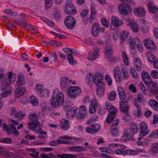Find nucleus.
<instances>
[{"label": "nucleus", "instance_id": "obj_1", "mask_svg": "<svg viewBox=\"0 0 158 158\" xmlns=\"http://www.w3.org/2000/svg\"><path fill=\"white\" fill-rule=\"evenodd\" d=\"M64 94L62 92H59L57 89L54 90L51 97L50 103L52 107H57L64 103Z\"/></svg>", "mask_w": 158, "mask_h": 158}, {"label": "nucleus", "instance_id": "obj_2", "mask_svg": "<svg viewBox=\"0 0 158 158\" xmlns=\"http://www.w3.org/2000/svg\"><path fill=\"white\" fill-rule=\"evenodd\" d=\"M29 118L30 122L27 123L29 125L28 129L32 131H36V128L40 126L36 114L34 113L30 115Z\"/></svg>", "mask_w": 158, "mask_h": 158}, {"label": "nucleus", "instance_id": "obj_3", "mask_svg": "<svg viewBox=\"0 0 158 158\" xmlns=\"http://www.w3.org/2000/svg\"><path fill=\"white\" fill-rule=\"evenodd\" d=\"M119 12L123 15H127L132 12V9L129 5L122 3L118 5Z\"/></svg>", "mask_w": 158, "mask_h": 158}, {"label": "nucleus", "instance_id": "obj_4", "mask_svg": "<svg viewBox=\"0 0 158 158\" xmlns=\"http://www.w3.org/2000/svg\"><path fill=\"white\" fill-rule=\"evenodd\" d=\"M81 90L78 86L71 87L68 91V96L70 98L74 99L79 95L81 93Z\"/></svg>", "mask_w": 158, "mask_h": 158}, {"label": "nucleus", "instance_id": "obj_5", "mask_svg": "<svg viewBox=\"0 0 158 158\" xmlns=\"http://www.w3.org/2000/svg\"><path fill=\"white\" fill-rule=\"evenodd\" d=\"M139 129L140 131L139 134V137L138 138L139 140L143 138L149 132V131L148 129L147 125L144 122H142L140 123Z\"/></svg>", "mask_w": 158, "mask_h": 158}, {"label": "nucleus", "instance_id": "obj_6", "mask_svg": "<svg viewBox=\"0 0 158 158\" xmlns=\"http://www.w3.org/2000/svg\"><path fill=\"white\" fill-rule=\"evenodd\" d=\"M111 21L110 29L111 30H114L123 24V21L116 17L113 16L111 18Z\"/></svg>", "mask_w": 158, "mask_h": 158}, {"label": "nucleus", "instance_id": "obj_7", "mask_svg": "<svg viewBox=\"0 0 158 158\" xmlns=\"http://www.w3.org/2000/svg\"><path fill=\"white\" fill-rule=\"evenodd\" d=\"M64 23L67 29H71L75 27L76 21L72 16H68L65 18Z\"/></svg>", "mask_w": 158, "mask_h": 158}, {"label": "nucleus", "instance_id": "obj_8", "mask_svg": "<svg viewBox=\"0 0 158 158\" xmlns=\"http://www.w3.org/2000/svg\"><path fill=\"white\" fill-rule=\"evenodd\" d=\"M148 86V90L151 93H156L158 91V84L157 81H151L147 84Z\"/></svg>", "mask_w": 158, "mask_h": 158}, {"label": "nucleus", "instance_id": "obj_9", "mask_svg": "<svg viewBox=\"0 0 158 158\" xmlns=\"http://www.w3.org/2000/svg\"><path fill=\"white\" fill-rule=\"evenodd\" d=\"M10 114L11 115L14 116L15 118H18L19 119L23 118L25 116V114L21 111H17L16 109L12 107L10 110Z\"/></svg>", "mask_w": 158, "mask_h": 158}, {"label": "nucleus", "instance_id": "obj_10", "mask_svg": "<svg viewBox=\"0 0 158 158\" xmlns=\"http://www.w3.org/2000/svg\"><path fill=\"white\" fill-rule=\"evenodd\" d=\"M128 103V102L127 100L120 101L119 102L120 110L125 114H128L129 109Z\"/></svg>", "mask_w": 158, "mask_h": 158}, {"label": "nucleus", "instance_id": "obj_11", "mask_svg": "<svg viewBox=\"0 0 158 158\" xmlns=\"http://www.w3.org/2000/svg\"><path fill=\"white\" fill-rule=\"evenodd\" d=\"M90 102L89 108V112L90 114H93L96 112L97 108L98 106L97 99L96 98H94L90 101Z\"/></svg>", "mask_w": 158, "mask_h": 158}, {"label": "nucleus", "instance_id": "obj_12", "mask_svg": "<svg viewBox=\"0 0 158 158\" xmlns=\"http://www.w3.org/2000/svg\"><path fill=\"white\" fill-rule=\"evenodd\" d=\"M113 52L112 48H107L105 52V58L112 62H115L116 60L112 57Z\"/></svg>", "mask_w": 158, "mask_h": 158}, {"label": "nucleus", "instance_id": "obj_13", "mask_svg": "<svg viewBox=\"0 0 158 158\" xmlns=\"http://www.w3.org/2000/svg\"><path fill=\"white\" fill-rule=\"evenodd\" d=\"M100 125L95 124L88 127L86 129V131L89 133H95L98 132L100 130Z\"/></svg>", "mask_w": 158, "mask_h": 158}, {"label": "nucleus", "instance_id": "obj_14", "mask_svg": "<svg viewBox=\"0 0 158 158\" xmlns=\"http://www.w3.org/2000/svg\"><path fill=\"white\" fill-rule=\"evenodd\" d=\"M114 78L117 82L120 83L122 80L121 77V72L120 68L118 67H115L113 70Z\"/></svg>", "mask_w": 158, "mask_h": 158}, {"label": "nucleus", "instance_id": "obj_15", "mask_svg": "<svg viewBox=\"0 0 158 158\" xmlns=\"http://www.w3.org/2000/svg\"><path fill=\"white\" fill-rule=\"evenodd\" d=\"M128 44L131 50L135 48V45L137 46L141 44V42L138 38H135L134 39L130 38L129 40Z\"/></svg>", "mask_w": 158, "mask_h": 158}, {"label": "nucleus", "instance_id": "obj_16", "mask_svg": "<svg viewBox=\"0 0 158 158\" xmlns=\"http://www.w3.org/2000/svg\"><path fill=\"white\" fill-rule=\"evenodd\" d=\"M134 13L135 15L139 17H143L146 13L144 8L142 7L134 9Z\"/></svg>", "mask_w": 158, "mask_h": 158}, {"label": "nucleus", "instance_id": "obj_17", "mask_svg": "<svg viewBox=\"0 0 158 158\" xmlns=\"http://www.w3.org/2000/svg\"><path fill=\"white\" fill-rule=\"evenodd\" d=\"M97 86L96 91L97 95L99 97H101L104 94L105 86L104 83L101 84Z\"/></svg>", "mask_w": 158, "mask_h": 158}, {"label": "nucleus", "instance_id": "obj_18", "mask_svg": "<svg viewBox=\"0 0 158 158\" xmlns=\"http://www.w3.org/2000/svg\"><path fill=\"white\" fill-rule=\"evenodd\" d=\"M144 44L146 48L148 49H152L154 50L156 49V47L153 41L149 39H145L143 41Z\"/></svg>", "mask_w": 158, "mask_h": 158}, {"label": "nucleus", "instance_id": "obj_19", "mask_svg": "<svg viewBox=\"0 0 158 158\" xmlns=\"http://www.w3.org/2000/svg\"><path fill=\"white\" fill-rule=\"evenodd\" d=\"M103 79V77L101 74L96 73L94 76L93 82L96 85L104 84L102 82Z\"/></svg>", "mask_w": 158, "mask_h": 158}, {"label": "nucleus", "instance_id": "obj_20", "mask_svg": "<svg viewBox=\"0 0 158 158\" xmlns=\"http://www.w3.org/2000/svg\"><path fill=\"white\" fill-rule=\"evenodd\" d=\"M78 110L77 107L74 106L67 112L66 115L68 118H74L76 116Z\"/></svg>", "mask_w": 158, "mask_h": 158}, {"label": "nucleus", "instance_id": "obj_21", "mask_svg": "<svg viewBox=\"0 0 158 158\" xmlns=\"http://www.w3.org/2000/svg\"><path fill=\"white\" fill-rule=\"evenodd\" d=\"M99 33V25L98 23H94L92 26V34L95 37H97Z\"/></svg>", "mask_w": 158, "mask_h": 158}, {"label": "nucleus", "instance_id": "obj_22", "mask_svg": "<svg viewBox=\"0 0 158 158\" xmlns=\"http://www.w3.org/2000/svg\"><path fill=\"white\" fill-rule=\"evenodd\" d=\"M132 135L129 133V131L127 130L124 133L121 138V140L123 142L128 141L132 138Z\"/></svg>", "mask_w": 158, "mask_h": 158}, {"label": "nucleus", "instance_id": "obj_23", "mask_svg": "<svg viewBox=\"0 0 158 158\" xmlns=\"http://www.w3.org/2000/svg\"><path fill=\"white\" fill-rule=\"evenodd\" d=\"M147 5L150 12L154 14H156L157 13L158 8L154 5L153 2L149 1Z\"/></svg>", "mask_w": 158, "mask_h": 158}, {"label": "nucleus", "instance_id": "obj_24", "mask_svg": "<svg viewBox=\"0 0 158 158\" xmlns=\"http://www.w3.org/2000/svg\"><path fill=\"white\" fill-rule=\"evenodd\" d=\"M26 89L23 87L19 88L17 89L15 91V97L19 98L26 92Z\"/></svg>", "mask_w": 158, "mask_h": 158}, {"label": "nucleus", "instance_id": "obj_25", "mask_svg": "<svg viewBox=\"0 0 158 158\" xmlns=\"http://www.w3.org/2000/svg\"><path fill=\"white\" fill-rule=\"evenodd\" d=\"M69 124L70 123L68 121L65 119H63L60 121V126L62 130H65L69 128Z\"/></svg>", "mask_w": 158, "mask_h": 158}, {"label": "nucleus", "instance_id": "obj_26", "mask_svg": "<svg viewBox=\"0 0 158 158\" xmlns=\"http://www.w3.org/2000/svg\"><path fill=\"white\" fill-rule=\"evenodd\" d=\"M143 80L146 84L152 81L149 75L145 72H143L141 74Z\"/></svg>", "mask_w": 158, "mask_h": 158}, {"label": "nucleus", "instance_id": "obj_27", "mask_svg": "<svg viewBox=\"0 0 158 158\" xmlns=\"http://www.w3.org/2000/svg\"><path fill=\"white\" fill-rule=\"evenodd\" d=\"M106 107L110 113H114V114H116L117 110L115 107L111 104L106 103L105 104Z\"/></svg>", "mask_w": 158, "mask_h": 158}, {"label": "nucleus", "instance_id": "obj_28", "mask_svg": "<svg viewBox=\"0 0 158 158\" xmlns=\"http://www.w3.org/2000/svg\"><path fill=\"white\" fill-rule=\"evenodd\" d=\"M134 65L135 68L138 70H141V63L140 60L137 58H134Z\"/></svg>", "mask_w": 158, "mask_h": 158}, {"label": "nucleus", "instance_id": "obj_29", "mask_svg": "<svg viewBox=\"0 0 158 158\" xmlns=\"http://www.w3.org/2000/svg\"><path fill=\"white\" fill-rule=\"evenodd\" d=\"M148 104L154 110L158 111V102L156 100L152 99L150 100Z\"/></svg>", "mask_w": 158, "mask_h": 158}, {"label": "nucleus", "instance_id": "obj_30", "mask_svg": "<svg viewBox=\"0 0 158 158\" xmlns=\"http://www.w3.org/2000/svg\"><path fill=\"white\" fill-rule=\"evenodd\" d=\"M122 56L124 63L126 65H129V59L127 52L125 51H122Z\"/></svg>", "mask_w": 158, "mask_h": 158}, {"label": "nucleus", "instance_id": "obj_31", "mask_svg": "<svg viewBox=\"0 0 158 158\" xmlns=\"http://www.w3.org/2000/svg\"><path fill=\"white\" fill-rule=\"evenodd\" d=\"M69 80L66 77H63L61 81L60 85L61 87L64 89L68 86L69 85Z\"/></svg>", "mask_w": 158, "mask_h": 158}, {"label": "nucleus", "instance_id": "obj_32", "mask_svg": "<svg viewBox=\"0 0 158 158\" xmlns=\"http://www.w3.org/2000/svg\"><path fill=\"white\" fill-rule=\"evenodd\" d=\"M25 83L24 77L22 75H20L18 77L16 84L19 87L23 85Z\"/></svg>", "mask_w": 158, "mask_h": 158}, {"label": "nucleus", "instance_id": "obj_33", "mask_svg": "<svg viewBox=\"0 0 158 158\" xmlns=\"http://www.w3.org/2000/svg\"><path fill=\"white\" fill-rule=\"evenodd\" d=\"M8 77L9 79V84H13L16 79V75L12 72H10L8 75Z\"/></svg>", "mask_w": 158, "mask_h": 158}, {"label": "nucleus", "instance_id": "obj_34", "mask_svg": "<svg viewBox=\"0 0 158 158\" xmlns=\"http://www.w3.org/2000/svg\"><path fill=\"white\" fill-rule=\"evenodd\" d=\"M130 26L134 33H137L139 31V28L137 24L134 22H131L129 23Z\"/></svg>", "mask_w": 158, "mask_h": 158}, {"label": "nucleus", "instance_id": "obj_35", "mask_svg": "<svg viewBox=\"0 0 158 158\" xmlns=\"http://www.w3.org/2000/svg\"><path fill=\"white\" fill-rule=\"evenodd\" d=\"M96 10L95 8L94 7H91V15L89 20V22L90 23L93 22V21L96 17Z\"/></svg>", "mask_w": 158, "mask_h": 158}, {"label": "nucleus", "instance_id": "obj_36", "mask_svg": "<svg viewBox=\"0 0 158 158\" xmlns=\"http://www.w3.org/2000/svg\"><path fill=\"white\" fill-rule=\"evenodd\" d=\"M59 158H76L77 156L73 154L64 153L62 155L58 154L57 155Z\"/></svg>", "mask_w": 158, "mask_h": 158}, {"label": "nucleus", "instance_id": "obj_37", "mask_svg": "<svg viewBox=\"0 0 158 158\" xmlns=\"http://www.w3.org/2000/svg\"><path fill=\"white\" fill-rule=\"evenodd\" d=\"M110 133L114 137L118 136L119 135V131L118 128L110 127Z\"/></svg>", "mask_w": 158, "mask_h": 158}, {"label": "nucleus", "instance_id": "obj_38", "mask_svg": "<svg viewBox=\"0 0 158 158\" xmlns=\"http://www.w3.org/2000/svg\"><path fill=\"white\" fill-rule=\"evenodd\" d=\"M138 153L133 150L131 149L124 150V156L136 155Z\"/></svg>", "mask_w": 158, "mask_h": 158}, {"label": "nucleus", "instance_id": "obj_39", "mask_svg": "<svg viewBox=\"0 0 158 158\" xmlns=\"http://www.w3.org/2000/svg\"><path fill=\"white\" fill-rule=\"evenodd\" d=\"M116 93L114 91H111L107 95V99L110 101H113L115 99Z\"/></svg>", "mask_w": 158, "mask_h": 158}, {"label": "nucleus", "instance_id": "obj_40", "mask_svg": "<svg viewBox=\"0 0 158 158\" xmlns=\"http://www.w3.org/2000/svg\"><path fill=\"white\" fill-rule=\"evenodd\" d=\"M129 131H131V133H137L139 131L138 126L136 124H133L132 125L130 129L127 130Z\"/></svg>", "mask_w": 158, "mask_h": 158}, {"label": "nucleus", "instance_id": "obj_41", "mask_svg": "<svg viewBox=\"0 0 158 158\" xmlns=\"http://www.w3.org/2000/svg\"><path fill=\"white\" fill-rule=\"evenodd\" d=\"M30 102L34 106H37L38 104L37 99L33 95H32L30 96Z\"/></svg>", "mask_w": 158, "mask_h": 158}, {"label": "nucleus", "instance_id": "obj_42", "mask_svg": "<svg viewBox=\"0 0 158 158\" xmlns=\"http://www.w3.org/2000/svg\"><path fill=\"white\" fill-rule=\"evenodd\" d=\"M11 93L12 91L11 90H6L3 91L2 94H0V99L7 97Z\"/></svg>", "mask_w": 158, "mask_h": 158}, {"label": "nucleus", "instance_id": "obj_43", "mask_svg": "<svg viewBox=\"0 0 158 158\" xmlns=\"http://www.w3.org/2000/svg\"><path fill=\"white\" fill-rule=\"evenodd\" d=\"M67 57L69 63L73 65H74L76 64V62L75 61L74 59V58L73 56L72 55H67Z\"/></svg>", "mask_w": 158, "mask_h": 158}, {"label": "nucleus", "instance_id": "obj_44", "mask_svg": "<svg viewBox=\"0 0 158 158\" xmlns=\"http://www.w3.org/2000/svg\"><path fill=\"white\" fill-rule=\"evenodd\" d=\"M146 55L147 57L148 60L150 62H152L155 59V56L150 52H147Z\"/></svg>", "mask_w": 158, "mask_h": 158}, {"label": "nucleus", "instance_id": "obj_45", "mask_svg": "<svg viewBox=\"0 0 158 158\" xmlns=\"http://www.w3.org/2000/svg\"><path fill=\"white\" fill-rule=\"evenodd\" d=\"M130 73L133 78L136 79L138 77V74L132 68L130 69Z\"/></svg>", "mask_w": 158, "mask_h": 158}, {"label": "nucleus", "instance_id": "obj_46", "mask_svg": "<svg viewBox=\"0 0 158 158\" xmlns=\"http://www.w3.org/2000/svg\"><path fill=\"white\" fill-rule=\"evenodd\" d=\"M116 114H114V113H110L107 118L106 121L108 123H110L112 121L114 118Z\"/></svg>", "mask_w": 158, "mask_h": 158}, {"label": "nucleus", "instance_id": "obj_47", "mask_svg": "<svg viewBox=\"0 0 158 158\" xmlns=\"http://www.w3.org/2000/svg\"><path fill=\"white\" fill-rule=\"evenodd\" d=\"M45 8L47 9L52 6L53 0H45Z\"/></svg>", "mask_w": 158, "mask_h": 158}, {"label": "nucleus", "instance_id": "obj_48", "mask_svg": "<svg viewBox=\"0 0 158 158\" xmlns=\"http://www.w3.org/2000/svg\"><path fill=\"white\" fill-rule=\"evenodd\" d=\"M64 11L66 14H71L72 15L75 14L76 13L77 10L75 9L69 8L68 9H67L65 8L64 9Z\"/></svg>", "mask_w": 158, "mask_h": 158}, {"label": "nucleus", "instance_id": "obj_49", "mask_svg": "<svg viewBox=\"0 0 158 158\" xmlns=\"http://www.w3.org/2000/svg\"><path fill=\"white\" fill-rule=\"evenodd\" d=\"M121 71L123 77L125 79H127L129 77V74L127 71L125 69L121 68Z\"/></svg>", "mask_w": 158, "mask_h": 158}, {"label": "nucleus", "instance_id": "obj_50", "mask_svg": "<svg viewBox=\"0 0 158 158\" xmlns=\"http://www.w3.org/2000/svg\"><path fill=\"white\" fill-rule=\"evenodd\" d=\"M54 11L55 13L54 14L55 16L57 18H59L60 17L59 14L60 9L59 8L58 6H55L54 9Z\"/></svg>", "mask_w": 158, "mask_h": 158}, {"label": "nucleus", "instance_id": "obj_51", "mask_svg": "<svg viewBox=\"0 0 158 158\" xmlns=\"http://www.w3.org/2000/svg\"><path fill=\"white\" fill-rule=\"evenodd\" d=\"M88 58L89 60H95L97 58L92 52H90L88 53Z\"/></svg>", "mask_w": 158, "mask_h": 158}, {"label": "nucleus", "instance_id": "obj_52", "mask_svg": "<svg viewBox=\"0 0 158 158\" xmlns=\"http://www.w3.org/2000/svg\"><path fill=\"white\" fill-rule=\"evenodd\" d=\"M150 75L154 79L158 78V71L156 70H152L151 72Z\"/></svg>", "mask_w": 158, "mask_h": 158}, {"label": "nucleus", "instance_id": "obj_53", "mask_svg": "<svg viewBox=\"0 0 158 158\" xmlns=\"http://www.w3.org/2000/svg\"><path fill=\"white\" fill-rule=\"evenodd\" d=\"M64 51L67 54V55H72L73 52L71 48H64L63 49Z\"/></svg>", "mask_w": 158, "mask_h": 158}, {"label": "nucleus", "instance_id": "obj_54", "mask_svg": "<svg viewBox=\"0 0 158 158\" xmlns=\"http://www.w3.org/2000/svg\"><path fill=\"white\" fill-rule=\"evenodd\" d=\"M101 22L102 24L106 27H108L109 23L105 18H102L101 19Z\"/></svg>", "mask_w": 158, "mask_h": 158}, {"label": "nucleus", "instance_id": "obj_55", "mask_svg": "<svg viewBox=\"0 0 158 158\" xmlns=\"http://www.w3.org/2000/svg\"><path fill=\"white\" fill-rule=\"evenodd\" d=\"M41 126L40 125V126H39L38 128H36V131H36V133H39L40 135H41L42 134H44V135H46L47 133L46 131H42V130H41Z\"/></svg>", "mask_w": 158, "mask_h": 158}, {"label": "nucleus", "instance_id": "obj_56", "mask_svg": "<svg viewBox=\"0 0 158 158\" xmlns=\"http://www.w3.org/2000/svg\"><path fill=\"white\" fill-rule=\"evenodd\" d=\"M65 8H66L67 9H68L69 8H71V9H74L73 8V3L69 1H67L66 2Z\"/></svg>", "mask_w": 158, "mask_h": 158}, {"label": "nucleus", "instance_id": "obj_57", "mask_svg": "<svg viewBox=\"0 0 158 158\" xmlns=\"http://www.w3.org/2000/svg\"><path fill=\"white\" fill-rule=\"evenodd\" d=\"M54 155L52 153L48 154H42L40 155V157L42 158H52L53 157Z\"/></svg>", "mask_w": 158, "mask_h": 158}, {"label": "nucleus", "instance_id": "obj_58", "mask_svg": "<svg viewBox=\"0 0 158 158\" xmlns=\"http://www.w3.org/2000/svg\"><path fill=\"white\" fill-rule=\"evenodd\" d=\"M0 142L2 143H10L12 142L11 139L7 138L0 140Z\"/></svg>", "mask_w": 158, "mask_h": 158}, {"label": "nucleus", "instance_id": "obj_59", "mask_svg": "<svg viewBox=\"0 0 158 158\" xmlns=\"http://www.w3.org/2000/svg\"><path fill=\"white\" fill-rule=\"evenodd\" d=\"M14 23H17L21 27H25L27 25V24L25 22H21L18 20H15L14 21Z\"/></svg>", "mask_w": 158, "mask_h": 158}, {"label": "nucleus", "instance_id": "obj_60", "mask_svg": "<svg viewBox=\"0 0 158 158\" xmlns=\"http://www.w3.org/2000/svg\"><path fill=\"white\" fill-rule=\"evenodd\" d=\"M3 126V128L4 130H6L7 133L9 134H11V132L10 131L7 126L4 123H2V126Z\"/></svg>", "mask_w": 158, "mask_h": 158}, {"label": "nucleus", "instance_id": "obj_61", "mask_svg": "<svg viewBox=\"0 0 158 158\" xmlns=\"http://www.w3.org/2000/svg\"><path fill=\"white\" fill-rule=\"evenodd\" d=\"M49 91L47 89H44L41 91L40 92V94L42 96H48Z\"/></svg>", "mask_w": 158, "mask_h": 158}, {"label": "nucleus", "instance_id": "obj_62", "mask_svg": "<svg viewBox=\"0 0 158 158\" xmlns=\"http://www.w3.org/2000/svg\"><path fill=\"white\" fill-rule=\"evenodd\" d=\"M129 34L127 31H123L121 35V39L123 40L126 39L127 38Z\"/></svg>", "mask_w": 158, "mask_h": 158}, {"label": "nucleus", "instance_id": "obj_63", "mask_svg": "<svg viewBox=\"0 0 158 158\" xmlns=\"http://www.w3.org/2000/svg\"><path fill=\"white\" fill-rule=\"evenodd\" d=\"M98 119V117L97 116H94L92 117L88 121L87 123L88 124H90L91 123L97 121Z\"/></svg>", "mask_w": 158, "mask_h": 158}, {"label": "nucleus", "instance_id": "obj_64", "mask_svg": "<svg viewBox=\"0 0 158 158\" xmlns=\"http://www.w3.org/2000/svg\"><path fill=\"white\" fill-rule=\"evenodd\" d=\"M152 151L154 153H158V143H155L152 147Z\"/></svg>", "mask_w": 158, "mask_h": 158}]
</instances>
